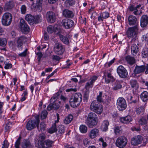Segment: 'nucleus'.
<instances>
[{
    "label": "nucleus",
    "instance_id": "obj_21",
    "mask_svg": "<svg viewBox=\"0 0 148 148\" xmlns=\"http://www.w3.org/2000/svg\"><path fill=\"white\" fill-rule=\"evenodd\" d=\"M26 40V38L24 36H21L18 37L17 39V47L18 48L21 47Z\"/></svg>",
    "mask_w": 148,
    "mask_h": 148
},
{
    "label": "nucleus",
    "instance_id": "obj_35",
    "mask_svg": "<svg viewBox=\"0 0 148 148\" xmlns=\"http://www.w3.org/2000/svg\"><path fill=\"white\" fill-rule=\"evenodd\" d=\"M145 107L144 106H141L136 108V111L137 114H143L145 111Z\"/></svg>",
    "mask_w": 148,
    "mask_h": 148
},
{
    "label": "nucleus",
    "instance_id": "obj_27",
    "mask_svg": "<svg viewBox=\"0 0 148 148\" xmlns=\"http://www.w3.org/2000/svg\"><path fill=\"white\" fill-rule=\"evenodd\" d=\"M125 60L127 63L130 65L134 64L136 62L135 59L134 58L129 55L125 57Z\"/></svg>",
    "mask_w": 148,
    "mask_h": 148
},
{
    "label": "nucleus",
    "instance_id": "obj_46",
    "mask_svg": "<svg viewBox=\"0 0 148 148\" xmlns=\"http://www.w3.org/2000/svg\"><path fill=\"white\" fill-rule=\"evenodd\" d=\"M102 93L101 92H100L99 95L97 96V101H98L99 102L101 103L102 101Z\"/></svg>",
    "mask_w": 148,
    "mask_h": 148
},
{
    "label": "nucleus",
    "instance_id": "obj_51",
    "mask_svg": "<svg viewBox=\"0 0 148 148\" xmlns=\"http://www.w3.org/2000/svg\"><path fill=\"white\" fill-rule=\"evenodd\" d=\"M21 13L23 14H25L26 10V7L25 5H23L21 8Z\"/></svg>",
    "mask_w": 148,
    "mask_h": 148
},
{
    "label": "nucleus",
    "instance_id": "obj_47",
    "mask_svg": "<svg viewBox=\"0 0 148 148\" xmlns=\"http://www.w3.org/2000/svg\"><path fill=\"white\" fill-rule=\"evenodd\" d=\"M21 138V136H19L16 141L15 145L16 148H19Z\"/></svg>",
    "mask_w": 148,
    "mask_h": 148
},
{
    "label": "nucleus",
    "instance_id": "obj_39",
    "mask_svg": "<svg viewBox=\"0 0 148 148\" xmlns=\"http://www.w3.org/2000/svg\"><path fill=\"white\" fill-rule=\"evenodd\" d=\"M64 126L62 125H59L58 127L56 128V123H54L51 127V130H64Z\"/></svg>",
    "mask_w": 148,
    "mask_h": 148
},
{
    "label": "nucleus",
    "instance_id": "obj_63",
    "mask_svg": "<svg viewBox=\"0 0 148 148\" xmlns=\"http://www.w3.org/2000/svg\"><path fill=\"white\" fill-rule=\"evenodd\" d=\"M43 0H37L36 5L37 6H40L42 3Z\"/></svg>",
    "mask_w": 148,
    "mask_h": 148
},
{
    "label": "nucleus",
    "instance_id": "obj_64",
    "mask_svg": "<svg viewBox=\"0 0 148 148\" xmlns=\"http://www.w3.org/2000/svg\"><path fill=\"white\" fill-rule=\"evenodd\" d=\"M84 144L85 145H88L89 144V142L88 139L87 138H85L83 141Z\"/></svg>",
    "mask_w": 148,
    "mask_h": 148
},
{
    "label": "nucleus",
    "instance_id": "obj_58",
    "mask_svg": "<svg viewBox=\"0 0 148 148\" xmlns=\"http://www.w3.org/2000/svg\"><path fill=\"white\" fill-rule=\"evenodd\" d=\"M77 91V89L76 88H70L66 90V92H76Z\"/></svg>",
    "mask_w": 148,
    "mask_h": 148
},
{
    "label": "nucleus",
    "instance_id": "obj_49",
    "mask_svg": "<svg viewBox=\"0 0 148 148\" xmlns=\"http://www.w3.org/2000/svg\"><path fill=\"white\" fill-rule=\"evenodd\" d=\"M139 123L141 125H146V119L144 118H142L140 119L139 121Z\"/></svg>",
    "mask_w": 148,
    "mask_h": 148
},
{
    "label": "nucleus",
    "instance_id": "obj_30",
    "mask_svg": "<svg viewBox=\"0 0 148 148\" xmlns=\"http://www.w3.org/2000/svg\"><path fill=\"white\" fill-rule=\"evenodd\" d=\"M140 97L141 100L143 102H147L148 100V92L146 91H143L141 94Z\"/></svg>",
    "mask_w": 148,
    "mask_h": 148
},
{
    "label": "nucleus",
    "instance_id": "obj_42",
    "mask_svg": "<svg viewBox=\"0 0 148 148\" xmlns=\"http://www.w3.org/2000/svg\"><path fill=\"white\" fill-rule=\"evenodd\" d=\"M97 117V115L95 113L90 112L88 115L87 120H90V119H94Z\"/></svg>",
    "mask_w": 148,
    "mask_h": 148
},
{
    "label": "nucleus",
    "instance_id": "obj_53",
    "mask_svg": "<svg viewBox=\"0 0 148 148\" xmlns=\"http://www.w3.org/2000/svg\"><path fill=\"white\" fill-rule=\"evenodd\" d=\"M102 17L103 18H106L109 16V14L107 12H103L101 14Z\"/></svg>",
    "mask_w": 148,
    "mask_h": 148
},
{
    "label": "nucleus",
    "instance_id": "obj_55",
    "mask_svg": "<svg viewBox=\"0 0 148 148\" xmlns=\"http://www.w3.org/2000/svg\"><path fill=\"white\" fill-rule=\"evenodd\" d=\"M4 64H5L4 68L6 69H8L11 68L12 67V65L10 63L7 64L5 62Z\"/></svg>",
    "mask_w": 148,
    "mask_h": 148
},
{
    "label": "nucleus",
    "instance_id": "obj_50",
    "mask_svg": "<svg viewBox=\"0 0 148 148\" xmlns=\"http://www.w3.org/2000/svg\"><path fill=\"white\" fill-rule=\"evenodd\" d=\"M9 144L7 140H5L3 141L2 146V148H8Z\"/></svg>",
    "mask_w": 148,
    "mask_h": 148
},
{
    "label": "nucleus",
    "instance_id": "obj_6",
    "mask_svg": "<svg viewBox=\"0 0 148 148\" xmlns=\"http://www.w3.org/2000/svg\"><path fill=\"white\" fill-rule=\"evenodd\" d=\"M12 20V14L9 12H6L4 13L2 17V23L3 25L8 26L11 23Z\"/></svg>",
    "mask_w": 148,
    "mask_h": 148
},
{
    "label": "nucleus",
    "instance_id": "obj_41",
    "mask_svg": "<svg viewBox=\"0 0 148 148\" xmlns=\"http://www.w3.org/2000/svg\"><path fill=\"white\" fill-rule=\"evenodd\" d=\"M7 44V41L5 38H0V46L4 47Z\"/></svg>",
    "mask_w": 148,
    "mask_h": 148
},
{
    "label": "nucleus",
    "instance_id": "obj_59",
    "mask_svg": "<svg viewBox=\"0 0 148 148\" xmlns=\"http://www.w3.org/2000/svg\"><path fill=\"white\" fill-rule=\"evenodd\" d=\"M12 125L10 122L5 125V130H9L11 128Z\"/></svg>",
    "mask_w": 148,
    "mask_h": 148
},
{
    "label": "nucleus",
    "instance_id": "obj_31",
    "mask_svg": "<svg viewBox=\"0 0 148 148\" xmlns=\"http://www.w3.org/2000/svg\"><path fill=\"white\" fill-rule=\"evenodd\" d=\"M14 6V5L13 1H10L5 4L4 9L7 10H8L12 9Z\"/></svg>",
    "mask_w": 148,
    "mask_h": 148
},
{
    "label": "nucleus",
    "instance_id": "obj_62",
    "mask_svg": "<svg viewBox=\"0 0 148 148\" xmlns=\"http://www.w3.org/2000/svg\"><path fill=\"white\" fill-rule=\"evenodd\" d=\"M46 127V125L44 122H42L40 125V130H44Z\"/></svg>",
    "mask_w": 148,
    "mask_h": 148
},
{
    "label": "nucleus",
    "instance_id": "obj_9",
    "mask_svg": "<svg viewBox=\"0 0 148 148\" xmlns=\"http://www.w3.org/2000/svg\"><path fill=\"white\" fill-rule=\"evenodd\" d=\"M138 30L137 25L129 28L127 32V36L131 38L134 37L137 34Z\"/></svg>",
    "mask_w": 148,
    "mask_h": 148
},
{
    "label": "nucleus",
    "instance_id": "obj_33",
    "mask_svg": "<svg viewBox=\"0 0 148 148\" xmlns=\"http://www.w3.org/2000/svg\"><path fill=\"white\" fill-rule=\"evenodd\" d=\"M99 134V130H91L89 134V136L90 138H94L97 136Z\"/></svg>",
    "mask_w": 148,
    "mask_h": 148
},
{
    "label": "nucleus",
    "instance_id": "obj_40",
    "mask_svg": "<svg viewBox=\"0 0 148 148\" xmlns=\"http://www.w3.org/2000/svg\"><path fill=\"white\" fill-rule=\"evenodd\" d=\"M30 143L28 141L24 140H23L22 144V148H28L29 147Z\"/></svg>",
    "mask_w": 148,
    "mask_h": 148
},
{
    "label": "nucleus",
    "instance_id": "obj_44",
    "mask_svg": "<svg viewBox=\"0 0 148 148\" xmlns=\"http://www.w3.org/2000/svg\"><path fill=\"white\" fill-rule=\"evenodd\" d=\"M129 10L131 11H134V14L135 15L138 14L137 12L138 11V9H136V7H135L134 5H131L129 7Z\"/></svg>",
    "mask_w": 148,
    "mask_h": 148
},
{
    "label": "nucleus",
    "instance_id": "obj_15",
    "mask_svg": "<svg viewBox=\"0 0 148 148\" xmlns=\"http://www.w3.org/2000/svg\"><path fill=\"white\" fill-rule=\"evenodd\" d=\"M46 134L44 133H42L40 134L38 138L37 139V145L36 144L37 141H35V143L36 146L38 148L40 147V145H42V144L45 142L44 140L46 138Z\"/></svg>",
    "mask_w": 148,
    "mask_h": 148
},
{
    "label": "nucleus",
    "instance_id": "obj_28",
    "mask_svg": "<svg viewBox=\"0 0 148 148\" xmlns=\"http://www.w3.org/2000/svg\"><path fill=\"white\" fill-rule=\"evenodd\" d=\"M120 120L121 122L126 124L132 121V119L130 116L128 115L125 117L121 118Z\"/></svg>",
    "mask_w": 148,
    "mask_h": 148
},
{
    "label": "nucleus",
    "instance_id": "obj_45",
    "mask_svg": "<svg viewBox=\"0 0 148 148\" xmlns=\"http://www.w3.org/2000/svg\"><path fill=\"white\" fill-rule=\"evenodd\" d=\"M47 112L46 110H43L41 114L40 118L41 119L43 120L45 119L47 116Z\"/></svg>",
    "mask_w": 148,
    "mask_h": 148
},
{
    "label": "nucleus",
    "instance_id": "obj_48",
    "mask_svg": "<svg viewBox=\"0 0 148 148\" xmlns=\"http://www.w3.org/2000/svg\"><path fill=\"white\" fill-rule=\"evenodd\" d=\"M99 141L101 143L102 147L105 148L107 146V144L106 142H105L103 139L102 138H101L99 139Z\"/></svg>",
    "mask_w": 148,
    "mask_h": 148
},
{
    "label": "nucleus",
    "instance_id": "obj_32",
    "mask_svg": "<svg viewBox=\"0 0 148 148\" xmlns=\"http://www.w3.org/2000/svg\"><path fill=\"white\" fill-rule=\"evenodd\" d=\"M130 83L131 87L135 89H138L139 87V85L137 81L135 79H131L130 82Z\"/></svg>",
    "mask_w": 148,
    "mask_h": 148
},
{
    "label": "nucleus",
    "instance_id": "obj_22",
    "mask_svg": "<svg viewBox=\"0 0 148 148\" xmlns=\"http://www.w3.org/2000/svg\"><path fill=\"white\" fill-rule=\"evenodd\" d=\"M128 21L130 25H133L137 24V18L136 17L133 15H130L128 17Z\"/></svg>",
    "mask_w": 148,
    "mask_h": 148
},
{
    "label": "nucleus",
    "instance_id": "obj_29",
    "mask_svg": "<svg viewBox=\"0 0 148 148\" xmlns=\"http://www.w3.org/2000/svg\"><path fill=\"white\" fill-rule=\"evenodd\" d=\"M63 16L66 17L72 18L73 16V12L68 10H65L63 12Z\"/></svg>",
    "mask_w": 148,
    "mask_h": 148
},
{
    "label": "nucleus",
    "instance_id": "obj_17",
    "mask_svg": "<svg viewBox=\"0 0 148 148\" xmlns=\"http://www.w3.org/2000/svg\"><path fill=\"white\" fill-rule=\"evenodd\" d=\"M47 32L50 34H51L54 32L55 34L57 35L60 33V30L58 29L57 27V26L55 25L54 26L50 25H49L47 29Z\"/></svg>",
    "mask_w": 148,
    "mask_h": 148
},
{
    "label": "nucleus",
    "instance_id": "obj_18",
    "mask_svg": "<svg viewBox=\"0 0 148 148\" xmlns=\"http://www.w3.org/2000/svg\"><path fill=\"white\" fill-rule=\"evenodd\" d=\"M104 74L105 76V81L106 83H109L110 81L113 82L115 80V79L112 75L111 71H110L107 72H104Z\"/></svg>",
    "mask_w": 148,
    "mask_h": 148
},
{
    "label": "nucleus",
    "instance_id": "obj_11",
    "mask_svg": "<svg viewBox=\"0 0 148 148\" xmlns=\"http://www.w3.org/2000/svg\"><path fill=\"white\" fill-rule=\"evenodd\" d=\"M117 72L121 78H125L127 77L128 72L126 69L122 66H119L117 69Z\"/></svg>",
    "mask_w": 148,
    "mask_h": 148
},
{
    "label": "nucleus",
    "instance_id": "obj_20",
    "mask_svg": "<svg viewBox=\"0 0 148 148\" xmlns=\"http://www.w3.org/2000/svg\"><path fill=\"white\" fill-rule=\"evenodd\" d=\"M97 78V77L95 76L90 79V81L87 82L85 86V88L86 90H88L90 88L92 87L93 83Z\"/></svg>",
    "mask_w": 148,
    "mask_h": 148
},
{
    "label": "nucleus",
    "instance_id": "obj_24",
    "mask_svg": "<svg viewBox=\"0 0 148 148\" xmlns=\"http://www.w3.org/2000/svg\"><path fill=\"white\" fill-rule=\"evenodd\" d=\"M97 117L94 119H90V120H87V124L89 127L92 128L97 123Z\"/></svg>",
    "mask_w": 148,
    "mask_h": 148
},
{
    "label": "nucleus",
    "instance_id": "obj_61",
    "mask_svg": "<svg viewBox=\"0 0 148 148\" xmlns=\"http://www.w3.org/2000/svg\"><path fill=\"white\" fill-rule=\"evenodd\" d=\"M52 59L53 60H56V61H59L61 59V58L59 56L56 55H53L52 56Z\"/></svg>",
    "mask_w": 148,
    "mask_h": 148
},
{
    "label": "nucleus",
    "instance_id": "obj_37",
    "mask_svg": "<svg viewBox=\"0 0 148 148\" xmlns=\"http://www.w3.org/2000/svg\"><path fill=\"white\" fill-rule=\"evenodd\" d=\"M131 50L132 53L136 54L139 51V48L136 44H133L131 46Z\"/></svg>",
    "mask_w": 148,
    "mask_h": 148
},
{
    "label": "nucleus",
    "instance_id": "obj_10",
    "mask_svg": "<svg viewBox=\"0 0 148 148\" xmlns=\"http://www.w3.org/2000/svg\"><path fill=\"white\" fill-rule=\"evenodd\" d=\"M25 19L30 25H32L38 23L39 17L37 16L35 18L30 14H27L25 16Z\"/></svg>",
    "mask_w": 148,
    "mask_h": 148
},
{
    "label": "nucleus",
    "instance_id": "obj_25",
    "mask_svg": "<svg viewBox=\"0 0 148 148\" xmlns=\"http://www.w3.org/2000/svg\"><path fill=\"white\" fill-rule=\"evenodd\" d=\"M53 141L49 140H47L42 144V145H40L39 148H49L51 147Z\"/></svg>",
    "mask_w": 148,
    "mask_h": 148
},
{
    "label": "nucleus",
    "instance_id": "obj_26",
    "mask_svg": "<svg viewBox=\"0 0 148 148\" xmlns=\"http://www.w3.org/2000/svg\"><path fill=\"white\" fill-rule=\"evenodd\" d=\"M59 36L60 40L64 44L68 45L69 43L70 38L67 36H64L59 33L58 35Z\"/></svg>",
    "mask_w": 148,
    "mask_h": 148
},
{
    "label": "nucleus",
    "instance_id": "obj_16",
    "mask_svg": "<svg viewBox=\"0 0 148 148\" xmlns=\"http://www.w3.org/2000/svg\"><path fill=\"white\" fill-rule=\"evenodd\" d=\"M59 101L57 100H54L53 102H51L47 107V110L50 111L52 109L57 110L58 109L60 106L58 104Z\"/></svg>",
    "mask_w": 148,
    "mask_h": 148
},
{
    "label": "nucleus",
    "instance_id": "obj_36",
    "mask_svg": "<svg viewBox=\"0 0 148 148\" xmlns=\"http://www.w3.org/2000/svg\"><path fill=\"white\" fill-rule=\"evenodd\" d=\"M73 119V116L71 114L69 115L64 120V123L66 124H69Z\"/></svg>",
    "mask_w": 148,
    "mask_h": 148
},
{
    "label": "nucleus",
    "instance_id": "obj_56",
    "mask_svg": "<svg viewBox=\"0 0 148 148\" xmlns=\"http://www.w3.org/2000/svg\"><path fill=\"white\" fill-rule=\"evenodd\" d=\"M142 38L143 40H145L148 43V34L144 35Z\"/></svg>",
    "mask_w": 148,
    "mask_h": 148
},
{
    "label": "nucleus",
    "instance_id": "obj_5",
    "mask_svg": "<svg viewBox=\"0 0 148 148\" xmlns=\"http://www.w3.org/2000/svg\"><path fill=\"white\" fill-rule=\"evenodd\" d=\"M116 104L118 109L120 111L124 110L125 109L127 106L125 99L122 97H120L118 98Z\"/></svg>",
    "mask_w": 148,
    "mask_h": 148
},
{
    "label": "nucleus",
    "instance_id": "obj_54",
    "mask_svg": "<svg viewBox=\"0 0 148 148\" xmlns=\"http://www.w3.org/2000/svg\"><path fill=\"white\" fill-rule=\"evenodd\" d=\"M36 55L38 56V61L40 62V60L41 59L43 55L42 53L40 52H39L36 53Z\"/></svg>",
    "mask_w": 148,
    "mask_h": 148
},
{
    "label": "nucleus",
    "instance_id": "obj_52",
    "mask_svg": "<svg viewBox=\"0 0 148 148\" xmlns=\"http://www.w3.org/2000/svg\"><path fill=\"white\" fill-rule=\"evenodd\" d=\"M122 87V86L120 83H117L115 86L114 87L113 89L115 90L121 88Z\"/></svg>",
    "mask_w": 148,
    "mask_h": 148
},
{
    "label": "nucleus",
    "instance_id": "obj_7",
    "mask_svg": "<svg viewBox=\"0 0 148 148\" xmlns=\"http://www.w3.org/2000/svg\"><path fill=\"white\" fill-rule=\"evenodd\" d=\"M54 50L55 53L59 55H62L65 51V48L60 43H56L54 47Z\"/></svg>",
    "mask_w": 148,
    "mask_h": 148
},
{
    "label": "nucleus",
    "instance_id": "obj_23",
    "mask_svg": "<svg viewBox=\"0 0 148 148\" xmlns=\"http://www.w3.org/2000/svg\"><path fill=\"white\" fill-rule=\"evenodd\" d=\"M148 23V17L147 15H144L142 16L140 20V25L141 27H144Z\"/></svg>",
    "mask_w": 148,
    "mask_h": 148
},
{
    "label": "nucleus",
    "instance_id": "obj_12",
    "mask_svg": "<svg viewBox=\"0 0 148 148\" xmlns=\"http://www.w3.org/2000/svg\"><path fill=\"white\" fill-rule=\"evenodd\" d=\"M19 25L20 28L23 33H27L29 32V28L23 19H21L20 20Z\"/></svg>",
    "mask_w": 148,
    "mask_h": 148
},
{
    "label": "nucleus",
    "instance_id": "obj_19",
    "mask_svg": "<svg viewBox=\"0 0 148 148\" xmlns=\"http://www.w3.org/2000/svg\"><path fill=\"white\" fill-rule=\"evenodd\" d=\"M143 140L142 137L140 135L135 136L131 139V143L134 145H137L141 143Z\"/></svg>",
    "mask_w": 148,
    "mask_h": 148
},
{
    "label": "nucleus",
    "instance_id": "obj_3",
    "mask_svg": "<svg viewBox=\"0 0 148 148\" xmlns=\"http://www.w3.org/2000/svg\"><path fill=\"white\" fill-rule=\"evenodd\" d=\"M146 74L148 73V64H145L141 66L136 65L134 71V74L135 75L137 74L142 73L145 71Z\"/></svg>",
    "mask_w": 148,
    "mask_h": 148
},
{
    "label": "nucleus",
    "instance_id": "obj_34",
    "mask_svg": "<svg viewBox=\"0 0 148 148\" xmlns=\"http://www.w3.org/2000/svg\"><path fill=\"white\" fill-rule=\"evenodd\" d=\"M127 99L128 102L130 103H135L137 102V99H135L134 96H132L129 95L127 96Z\"/></svg>",
    "mask_w": 148,
    "mask_h": 148
},
{
    "label": "nucleus",
    "instance_id": "obj_14",
    "mask_svg": "<svg viewBox=\"0 0 148 148\" xmlns=\"http://www.w3.org/2000/svg\"><path fill=\"white\" fill-rule=\"evenodd\" d=\"M46 18L48 22L51 23H54L56 20L55 14L52 11H49L47 12Z\"/></svg>",
    "mask_w": 148,
    "mask_h": 148
},
{
    "label": "nucleus",
    "instance_id": "obj_8",
    "mask_svg": "<svg viewBox=\"0 0 148 148\" xmlns=\"http://www.w3.org/2000/svg\"><path fill=\"white\" fill-rule=\"evenodd\" d=\"M127 142V138L124 136H120L118 137L116 142L117 147L119 148H123L126 145Z\"/></svg>",
    "mask_w": 148,
    "mask_h": 148
},
{
    "label": "nucleus",
    "instance_id": "obj_1",
    "mask_svg": "<svg viewBox=\"0 0 148 148\" xmlns=\"http://www.w3.org/2000/svg\"><path fill=\"white\" fill-rule=\"evenodd\" d=\"M82 100V96L80 93H76L71 97L70 100L71 106L73 107H76L79 104Z\"/></svg>",
    "mask_w": 148,
    "mask_h": 148
},
{
    "label": "nucleus",
    "instance_id": "obj_4",
    "mask_svg": "<svg viewBox=\"0 0 148 148\" xmlns=\"http://www.w3.org/2000/svg\"><path fill=\"white\" fill-rule=\"evenodd\" d=\"M39 116L35 117L36 120H29L26 125V127L27 130L34 129L36 126L38 129V124L40 122Z\"/></svg>",
    "mask_w": 148,
    "mask_h": 148
},
{
    "label": "nucleus",
    "instance_id": "obj_2",
    "mask_svg": "<svg viewBox=\"0 0 148 148\" xmlns=\"http://www.w3.org/2000/svg\"><path fill=\"white\" fill-rule=\"evenodd\" d=\"M90 110L97 113L100 114L103 111V107L100 103L94 101L92 102L90 106Z\"/></svg>",
    "mask_w": 148,
    "mask_h": 148
},
{
    "label": "nucleus",
    "instance_id": "obj_43",
    "mask_svg": "<svg viewBox=\"0 0 148 148\" xmlns=\"http://www.w3.org/2000/svg\"><path fill=\"white\" fill-rule=\"evenodd\" d=\"M89 91L88 90H86L84 92V94L83 100L86 102H87L89 96Z\"/></svg>",
    "mask_w": 148,
    "mask_h": 148
},
{
    "label": "nucleus",
    "instance_id": "obj_60",
    "mask_svg": "<svg viewBox=\"0 0 148 148\" xmlns=\"http://www.w3.org/2000/svg\"><path fill=\"white\" fill-rule=\"evenodd\" d=\"M27 51V49H26L23 52L19 54L18 55L21 57H25L26 55Z\"/></svg>",
    "mask_w": 148,
    "mask_h": 148
},
{
    "label": "nucleus",
    "instance_id": "obj_57",
    "mask_svg": "<svg viewBox=\"0 0 148 148\" xmlns=\"http://www.w3.org/2000/svg\"><path fill=\"white\" fill-rule=\"evenodd\" d=\"M66 2L69 5L72 6L74 5L75 1L73 0H68L66 1Z\"/></svg>",
    "mask_w": 148,
    "mask_h": 148
},
{
    "label": "nucleus",
    "instance_id": "obj_13",
    "mask_svg": "<svg viewBox=\"0 0 148 148\" xmlns=\"http://www.w3.org/2000/svg\"><path fill=\"white\" fill-rule=\"evenodd\" d=\"M62 23L63 27L66 29L71 28L74 24V22L72 20L67 18L62 20Z\"/></svg>",
    "mask_w": 148,
    "mask_h": 148
},
{
    "label": "nucleus",
    "instance_id": "obj_38",
    "mask_svg": "<svg viewBox=\"0 0 148 148\" xmlns=\"http://www.w3.org/2000/svg\"><path fill=\"white\" fill-rule=\"evenodd\" d=\"M109 122L108 121H104L101 125V128L103 130H107L109 125Z\"/></svg>",
    "mask_w": 148,
    "mask_h": 148
}]
</instances>
